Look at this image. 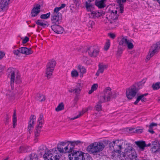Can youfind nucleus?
I'll return each instance as SVG.
<instances>
[{
	"instance_id": "1",
	"label": "nucleus",
	"mask_w": 160,
	"mask_h": 160,
	"mask_svg": "<svg viewBox=\"0 0 160 160\" xmlns=\"http://www.w3.org/2000/svg\"><path fill=\"white\" fill-rule=\"evenodd\" d=\"M116 97L115 92L109 87L105 88L101 93L99 98V101L95 107V110L98 111L102 110V105L101 103L103 102H108L112 98H114Z\"/></svg>"
},
{
	"instance_id": "2",
	"label": "nucleus",
	"mask_w": 160,
	"mask_h": 160,
	"mask_svg": "<svg viewBox=\"0 0 160 160\" xmlns=\"http://www.w3.org/2000/svg\"><path fill=\"white\" fill-rule=\"evenodd\" d=\"M8 77L10 79V85L12 89H13L17 84L22 82L20 74L15 68H10L8 70Z\"/></svg>"
},
{
	"instance_id": "3",
	"label": "nucleus",
	"mask_w": 160,
	"mask_h": 160,
	"mask_svg": "<svg viewBox=\"0 0 160 160\" xmlns=\"http://www.w3.org/2000/svg\"><path fill=\"white\" fill-rule=\"evenodd\" d=\"M104 144L100 142H95L92 143L87 148V151L90 153L97 155L104 148Z\"/></svg>"
},
{
	"instance_id": "4",
	"label": "nucleus",
	"mask_w": 160,
	"mask_h": 160,
	"mask_svg": "<svg viewBox=\"0 0 160 160\" xmlns=\"http://www.w3.org/2000/svg\"><path fill=\"white\" fill-rule=\"evenodd\" d=\"M125 145V143L123 140H117L111 143L110 147L115 152L114 156L117 155V157H118V154H121Z\"/></svg>"
},
{
	"instance_id": "5",
	"label": "nucleus",
	"mask_w": 160,
	"mask_h": 160,
	"mask_svg": "<svg viewBox=\"0 0 160 160\" xmlns=\"http://www.w3.org/2000/svg\"><path fill=\"white\" fill-rule=\"evenodd\" d=\"M56 64L55 60L52 59L49 61L47 63L45 69L46 76L48 79L50 78L52 75L55 67Z\"/></svg>"
},
{
	"instance_id": "6",
	"label": "nucleus",
	"mask_w": 160,
	"mask_h": 160,
	"mask_svg": "<svg viewBox=\"0 0 160 160\" xmlns=\"http://www.w3.org/2000/svg\"><path fill=\"white\" fill-rule=\"evenodd\" d=\"M139 88L134 85L126 89V94L127 98L129 100L132 99L138 92Z\"/></svg>"
},
{
	"instance_id": "7",
	"label": "nucleus",
	"mask_w": 160,
	"mask_h": 160,
	"mask_svg": "<svg viewBox=\"0 0 160 160\" xmlns=\"http://www.w3.org/2000/svg\"><path fill=\"white\" fill-rule=\"evenodd\" d=\"M85 153L80 151H73L69 153L68 157L70 160H83Z\"/></svg>"
},
{
	"instance_id": "8",
	"label": "nucleus",
	"mask_w": 160,
	"mask_h": 160,
	"mask_svg": "<svg viewBox=\"0 0 160 160\" xmlns=\"http://www.w3.org/2000/svg\"><path fill=\"white\" fill-rule=\"evenodd\" d=\"M160 49V41L156 44H153L151 47L147 57L146 60L147 61L152 57L154 55L158 52Z\"/></svg>"
},
{
	"instance_id": "9",
	"label": "nucleus",
	"mask_w": 160,
	"mask_h": 160,
	"mask_svg": "<svg viewBox=\"0 0 160 160\" xmlns=\"http://www.w3.org/2000/svg\"><path fill=\"white\" fill-rule=\"evenodd\" d=\"M33 52L31 48H28L25 47H22L18 49L14 50L13 51V52L14 54L18 56L20 55V53L28 55L31 54Z\"/></svg>"
},
{
	"instance_id": "10",
	"label": "nucleus",
	"mask_w": 160,
	"mask_h": 160,
	"mask_svg": "<svg viewBox=\"0 0 160 160\" xmlns=\"http://www.w3.org/2000/svg\"><path fill=\"white\" fill-rule=\"evenodd\" d=\"M85 52L90 57L95 58L98 55L99 51L95 47L91 46L87 48Z\"/></svg>"
},
{
	"instance_id": "11",
	"label": "nucleus",
	"mask_w": 160,
	"mask_h": 160,
	"mask_svg": "<svg viewBox=\"0 0 160 160\" xmlns=\"http://www.w3.org/2000/svg\"><path fill=\"white\" fill-rule=\"evenodd\" d=\"M61 14L59 11L54 9L51 16L52 22L55 24H58L61 19Z\"/></svg>"
},
{
	"instance_id": "12",
	"label": "nucleus",
	"mask_w": 160,
	"mask_h": 160,
	"mask_svg": "<svg viewBox=\"0 0 160 160\" xmlns=\"http://www.w3.org/2000/svg\"><path fill=\"white\" fill-rule=\"evenodd\" d=\"M43 118V115L41 114L38 118V124L37 126L36 127L34 130L35 136L36 137L39 136V135L40 133L42 127L43 123L42 122V121Z\"/></svg>"
},
{
	"instance_id": "13",
	"label": "nucleus",
	"mask_w": 160,
	"mask_h": 160,
	"mask_svg": "<svg viewBox=\"0 0 160 160\" xmlns=\"http://www.w3.org/2000/svg\"><path fill=\"white\" fill-rule=\"evenodd\" d=\"M36 117L34 115H32L30 117L28 121V130L29 133L30 134L32 132L33 126L36 121Z\"/></svg>"
},
{
	"instance_id": "14",
	"label": "nucleus",
	"mask_w": 160,
	"mask_h": 160,
	"mask_svg": "<svg viewBox=\"0 0 160 160\" xmlns=\"http://www.w3.org/2000/svg\"><path fill=\"white\" fill-rule=\"evenodd\" d=\"M68 143V141L60 142L58 144L57 148H54L55 151H56V152H57V151H59L60 153H66V151L65 150V147L63 149L62 148V147L66 146Z\"/></svg>"
},
{
	"instance_id": "15",
	"label": "nucleus",
	"mask_w": 160,
	"mask_h": 160,
	"mask_svg": "<svg viewBox=\"0 0 160 160\" xmlns=\"http://www.w3.org/2000/svg\"><path fill=\"white\" fill-rule=\"evenodd\" d=\"M10 0H1L0 2V12L6 11L8 8Z\"/></svg>"
},
{
	"instance_id": "16",
	"label": "nucleus",
	"mask_w": 160,
	"mask_h": 160,
	"mask_svg": "<svg viewBox=\"0 0 160 160\" xmlns=\"http://www.w3.org/2000/svg\"><path fill=\"white\" fill-rule=\"evenodd\" d=\"M118 15H115L114 12L111 13V15L109 16V21L111 24H113V28H115V26L118 25V22L116 21L118 19Z\"/></svg>"
},
{
	"instance_id": "17",
	"label": "nucleus",
	"mask_w": 160,
	"mask_h": 160,
	"mask_svg": "<svg viewBox=\"0 0 160 160\" xmlns=\"http://www.w3.org/2000/svg\"><path fill=\"white\" fill-rule=\"evenodd\" d=\"M98 69L96 74V76H98L100 73H103L104 70L108 68V64L103 63H99L98 65Z\"/></svg>"
},
{
	"instance_id": "18",
	"label": "nucleus",
	"mask_w": 160,
	"mask_h": 160,
	"mask_svg": "<svg viewBox=\"0 0 160 160\" xmlns=\"http://www.w3.org/2000/svg\"><path fill=\"white\" fill-rule=\"evenodd\" d=\"M41 6L39 4H37L34 6L31 12V16L33 17L37 16L40 11Z\"/></svg>"
},
{
	"instance_id": "19",
	"label": "nucleus",
	"mask_w": 160,
	"mask_h": 160,
	"mask_svg": "<svg viewBox=\"0 0 160 160\" xmlns=\"http://www.w3.org/2000/svg\"><path fill=\"white\" fill-rule=\"evenodd\" d=\"M152 151L153 152H156L160 149V144L157 141H154L152 142Z\"/></svg>"
},
{
	"instance_id": "20",
	"label": "nucleus",
	"mask_w": 160,
	"mask_h": 160,
	"mask_svg": "<svg viewBox=\"0 0 160 160\" xmlns=\"http://www.w3.org/2000/svg\"><path fill=\"white\" fill-rule=\"evenodd\" d=\"M52 29L56 33L61 34L63 33V29L62 27L59 25H55L51 26Z\"/></svg>"
},
{
	"instance_id": "21",
	"label": "nucleus",
	"mask_w": 160,
	"mask_h": 160,
	"mask_svg": "<svg viewBox=\"0 0 160 160\" xmlns=\"http://www.w3.org/2000/svg\"><path fill=\"white\" fill-rule=\"evenodd\" d=\"M71 142V141H68V144L65 147V150L66 151V153L68 152L70 153H72L73 151H75L73 150L74 148Z\"/></svg>"
},
{
	"instance_id": "22",
	"label": "nucleus",
	"mask_w": 160,
	"mask_h": 160,
	"mask_svg": "<svg viewBox=\"0 0 160 160\" xmlns=\"http://www.w3.org/2000/svg\"><path fill=\"white\" fill-rule=\"evenodd\" d=\"M50 150L48 151L43 155L44 160H54L53 154Z\"/></svg>"
},
{
	"instance_id": "23",
	"label": "nucleus",
	"mask_w": 160,
	"mask_h": 160,
	"mask_svg": "<svg viewBox=\"0 0 160 160\" xmlns=\"http://www.w3.org/2000/svg\"><path fill=\"white\" fill-rule=\"evenodd\" d=\"M148 94V93H145L138 96L136 101L134 102V104L135 105L137 104L140 100H141L142 102H146L147 101V99L144 97L147 96Z\"/></svg>"
},
{
	"instance_id": "24",
	"label": "nucleus",
	"mask_w": 160,
	"mask_h": 160,
	"mask_svg": "<svg viewBox=\"0 0 160 160\" xmlns=\"http://www.w3.org/2000/svg\"><path fill=\"white\" fill-rule=\"evenodd\" d=\"M135 143L139 148L140 150L142 151H143L144 150L145 147L146 146V145L145 141H136L135 142Z\"/></svg>"
},
{
	"instance_id": "25",
	"label": "nucleus",
	"mask_w": 160,
	"mask_h": 160,
	"mask_svg": "<svg viewBox=\"0 0 160 160\" xmlns=\"http://www.w3.org/2000/svg\"><path fill=\"white\" fill-rule=\"evenodd\" d=\"M52 151L53 153L52 154L54 157V160H59L62 156L59 151L55 152L54 148L52 149Z\"/></svg>"
},
{
	"instance_id": "26",
	"label": "nucleus",
	"mask_w": 160,
	"mask_h": 160,
	"mask_svg": "<svg viewBox=\"0 0 160 160\" xmlns=\"http://www.w3.org/2000/svg\"><path fill=\"white\" fill-rule=\"evenodd\" d=\"M82 87V84L79 83L77 84L76 87L73 89L74 93L75 94H79Z\"/></svg>"
},
{
	"instance_id": "27",
	"label": "nucleus",
	"mask_w": 160,
	"mask_h": 160,
	"mask_svg": "<svg viewBox=\"0 0 160 160\" xmlns=\"http://www.w3.org/2000/svg\"><path fill=\"white\" fill-rule=\"evenodd\" d=\"M91 2H88V1H86L85 4V6L87 11L90 12L93 11L94 9V5L92 4Z\"/></svg>"
},
{
	"instance_id": "28",
	"label": "nucleus",
	"mask_w": 160,
	"mask_h": 160,
	"mask_svg": "<svg viewBox=\"0 0 160 160\" xmlns=\"http://www.w3.org/2000/svg\"><path fill=\"white\" fill-rule=\"evenodd\" d=\"M78 69L80 73V77H83V74H85L86 72V70L84 66L79 65L78 67Z\"/></svg>"
},
{
	"instance_id": "29",
	"label": "nucleus",
	"mask_w": 160,
	"mask_h": 160,
	"mask_svg": "<svg viewBox=\"0 0 160 160\" xmlns=\"http://www.w3.org/2000/svg\"><path fill=\"white\" fill-rule=\"evenodd\" d=\"M129 40L127 39L126 37H123L121 39V40L119 42V45L122 46H126Z\"/></svg>"
},
{
	"instance_id": "30",
	"label": "nucleus",
	"mask_w": 160,
	"mask_h": 160,
	"mask_svg": "<svg viewBox=\"0 0 160 160\" xmlns=\"http://www.w3.org/2000/svg\"><path fill=\"white\" fill-rule=\"evenodd\" d=\"M36 23L38 26L44 28L47 26V22L45 21L38 20L36 22Z\"/></svg>"
},
{
	"instance_id": "31",
	"label": "nucleus",
	"mask_w": 160,
	"mask_h": 160,
	"mask_svg": "<svg viewBox=\"0 0 160 160\" xmlns=\"http://www.w3.org/2000/svg\"><path fill=\"white\" fill-rule=\"evenodd\" d=\"M36 99L40 102H43L45 101V97L42 94H38L36 97Z\"/></svg>"
},
{
	"instance_id": "32",
	"label": "nucleus",
	"mask_w": 160,
	"mask_h": 160,
	"mask_svg": "<svg viewBox=\"0 0 160 160\" xmlns=\"http://www.w3.org/2000/svg\"><path fill=\"white\" fill-rule=\"evenodd\" d=\"M126 1V0H117V3L119 4L120 10L121 13H122L123 11V7L122 3L125 2Z\"/></svg>"
},
{
	"instance_id": "33",
	"label": "nucleus",
	"mask_w": 160,
	"mask_h": 160,
	"mask_svg": "<svg viewBox=\"0 0 160 160\" xmlns=\"http://www.w3.org/2000/svg\"><path fill=\"white\" fill-rule=\"evenodd\" d=\"M105 0H102L96 2V5L99 8H103L105 6L104 1Z\"/></svg>"
},
{
	"instance_id": "34",
	"label": "nucleus",
	"mask_w": 160,
	"mask_h": 160,
	"mask_svg": "<svg viewBox=\"0 0 160 160\" xmlns=\"http://www.w3.org/2000/svg\"><path fill=\"white\" fill-rule=\"evenodd\" d=\"M17 116L16 112L15 110L14 111V113L13 115V127L15 128L17 122Z\"/></svg>"
},
{
	"instance_id": "35",
	"label": "nucleus",
	"mask_w": 160,
	"mask_h": 160,
	"mask_svg": "<svg viewBox=\"0 0 160 160\" xmlns=\"http://www.w3.org/2000/svg\"><path fill=\"white\" fill-rule=\"evenodd\" d=\"M64 109V105L63 102L59 103L58 107L56 108L55 110L57 112L61 111Z\"/></svg>"
},
{
	"instance_id": "36",
	"label": "nucleus",
	"mask_w": 160,
	"mask_h": 160,
	"mask_svg": "<svg viewBox=\"0 0 160 160\" xmlns=\"http://www.w3.org/2000/svg\"><path fill=\"white\" fill-rule=\"evenodd\" d=\"M98 85L97 84H93L91 87V90L88 92L89 94H91L93 91L96 90Z\"/></svg>"
},
{
	"instance_id": "37",
	"label": "nucleus",
	"mask_w": 160,
	"mask_h": 160,
	"mask_svg": "<svg viewBox=\"0 0 160 160\" xmlns=\"http://www.w3.org/2000/svg\"><path fill=\"white\" fill-rule=\"evenodd\" d=\"M71 75L73 78H76L78 76L79 73L77 70L74 69L71 72Z\"/></svg>"
},
{
	"instance_id": "38",
	"label": "nucleus",
	"mask_w": 160,
	"mask_h": 160,
	"mask_svg": "<svg viewBox=\"0 0 160 160\" xmlns=\"http://www.w3.org/2000/svg\"><path fill=\"white\" fill-rule=\"evenodd\" d=\"M71 142L73 145L74 148L75 146L80 145L82 143V142L79 140L71 141Z\"/></svg>"
},
{
	"instance_id": "39",
	"label": "nucleus",
	"mask_w": 160,
	"mask_h": 160,
	"mask_svg": "<svg viewBox=\"0 0 160 160\" xmlns=\"http://www.w3.org/2000/svg\"><path fill=\"white\" fill-rule=\"evenodd\" d=\"M152 87L154 90L159 89L160 88V82H158L155 84H153L152 86Z\"/></svg>"
},
{
	"instance_id": "40",
	"label": "nucleus",
	"mask_w": 160,
	"mask_h": 160,
	"mask_svg": "<svg viewBox=\"0 0 160 160\" xmlns=\"http://www.w3.org/2000/svg\"><path fill=\"white\" fill-rule=\"evenodd\" d=\"M51 15L50 12H49L46 14H43L40 16V18L42 19H46L48 18Z\"/></svg>"
},
{
	"instance_id": "41",
	"label": "nucleus",
	"mask_w": 160,
	"mask_h": 160,
	"mask_svg": "<svg viewBox=\"0 0 160 160\" xmlns=\"http://www.w3.org/2000/svg\"><path fill=\"white\" fill-rule=\"evenodd\" d=\"M83 160H92L91 156L88 154L85 153Z\"/></svg>"
},
{
	"instance_id": "42",
	"label": "nucleus",
	"mask_w": 160,
	"mask_h": 160,
	"mask_svg": "<svg viewBox=\"0 0 160 160\" xmlns=\"http://www.w3.org/2000/svg\"><path fill=\"white\" fill-rule=\"evenodd\" d=\"M128 48L129 49H132L133 48V45L132 43L130 40L128 41L127 45Z\"/></svg>"
},
{
	"instance_id": "43",
	"label": "nucleus",
	"mask_w": 160,
	"mask_h": 160,
	"mask_svg": "<svg viewBox=\"0 0 160 160\" xmlns=\"http://www.w3.org/2000/svg\"><path fill=\"white\" fill-rule=\"evenodd\" d=\"M110 46V42L109 40H108L106 42L105 46L104 47V49L107 51L109 48Z\"/></svg>"
},
{
	"instance_id": "44",
	"label": "nucleus",
	"mask_w": 160,
	"mask_h": 160,
	"mask_svg": "<svg viewBox=\"0 0 160 160\" xmlns=\"http://www.w3.org/2000/svg\"><path fill=\"white\" fill-rule=\"evenodd\" d=\"M95 25L94 22L91 20L89 21L88 23L87 26L90 28H92V26Z\"/></svg>"
},
{
	"instance_id": "45",
	"label": "nucleus",
	"mask_w": 160,
	"mask_h": 160,
	"mask_svg": "<svg viewBox=\"0 0 160 160\" xmlns=\"http://www.w3.org/2000/svg\"><path fill=\"white\" fill-rule=\"evenodd\" d=\"M117 160H128V158L122 156L121 155H118V157H117Z\"/></svg>"
},
{
	"instance_id": "46",
	"label": "nucleus",
	"mask_w": 160,
	"mask_h": 160,
	"mask_svg": "<svg viewBox=\"0 0 160 160\" xmlns=\"http://www.w3.org/2000/svg\"><path fill=\"white\" fill-rule=\"evenodd\" d=\"M66 4H65L63 3L61 4V5L60 7H56L54 9L58 11H59L61 9L64 8Z\"/></svg>"
},
{
	"instance_id": "47",
	"label": "nucleus",
	"mask_w": 160,
	"mask_h": 160,
	"mask_svg": "<svg viewBox=\"0 0 160 160\" xmlns=\"http://www.w3.org/2000/svg\"><path fill=\"white\" fill-rule=\"evenodd\" d=\"M7 98L10 100H12L14 99V96L15 95V94L14 93L12 94L11 96H10V95L9 94H7Z\"/></svg>"
},
{
	"instance_id": "48",
	"label": "nucleus",
	"mask_w": 160,
	"mask_h": 160,
	"mask_svg": "<svg viewBox=\"0 0 160 160\" xmlns=\"http://www.w3.org/2000/svg\"><path fill=\"white\" fill-rule=\"evenodd\" d=\"M143 131V128H140V129H136L135 130V131H133L134 132H136L138 133H140L142 132Z\"/></svg>"
},
{
	"instance_id": "49",
	"label": "nucleus",
	"mask_w": 160,
	"mask_h": 160,
	"mask_svg": "<svg viewBox=\"0 0 160 160\" xmlns=\"http://www.w3.org/2000/svg\"><path fill=\"white\" fill-rule=\"evenodd\" d=\"M123 49L121 47H119L118 48V51H117V55L119 56H121L122 52Z\"/></svg>"
},
{
	"instance_id": "50",
	"label": "nucleus",
	"mask_w": 160,
	"mask_h": 160,
	"mask_svg": "<svg viewBox=\"0 0 160 160\" xmlns=\"http://www.w3.org/2000/svg\"><path fill=\"white\" fill-rule=\"evenodd\" d=\"M18 88L16 87V90L17 91V93L19 95H22L23 93L22 90L21 89H20L19 90H18Z\"/></svg>"
},
{
	"instance_id": "51",
	"label": "nucleus",
	"mask_w": 160,
	"mask_h": 160,
	"mask_svg": "<svg viewBox=\"0 0 160 160\" xmlns=\"http://www.w3.org/2000/svg\"><path fill=\"white\" fill-rule=\"evenodd\" d=\"M29 40V38L28 37H25L22 40V43L23 44L26 43Z\"/></svg>"
},
{
	"instance_id": "52",
	"label": "nucleus",
	"mask_w": 160,
	"mask_h": 160,
	"mask_svg": "<svg viewBox=\"0 0 160 160\" xmlns=\"http://www.w3.org/2000/svg\"><path fill=\"white\" fill-rule=\"evenodd\" d=\"M90 13L89 14L91 15V16L92 18H95V14L96 12H95L93 11L90 12Z\"/></svg>"
},
{
	"instance_id": "53",
	"label": "nucleus",
	"mask_w": 160,
	"mask_h": 160,
	"mask_svg": "<svg viewBox=\"0 0 160 160\" xmlns=\"http://www.w3.org/2000/svg\"><path fill=\"white\" fill-rule=\"evenodd\" d=\"M157 125V124L156 123H152L150 124L149 126V128L150 129H152L153 127L154 126H156Z\"/></svg>"
},
{
	"instance_id": "54",
	"label": "nucleus",
	"mask_w": 160,
	"mask_h": 160,
	"mask_svg": "<svg viewBox=\"0 0 160 160\" xmlns=\"http://www.w3.org/2000/svg\"><path fill=\"white\" fill-rule=\"evenodd\" d=\"M79 97V94H75L74 98V101L77 102L78 100Z\"/></svg>"
},
{
	"instance_id": "55",
	"label": "nucleus",
	"mask_w": 160,
	"mask_h": 160,
	"mask_svg": "<svg viewBox=\"0 0 160 160\" xmlns=\"http://www.w3.org/2000/svg\"><path fill=\"white\" fill-rule=\"evenodd\" d=\"M33 157H34V158L35 159H37V155L34 153L31 154V157L30 158L31 159H32V160H33Z\"/></svg>"
},
{
	"instance_id": "56",
	"label": "nucleus",
	"mask_w": 160,
	"mask_h": 160,
	"mask_svg": "<svg viewBox=\"0 0 160 160\" xmlns=\"http://www.w3.org/2000/svg\"><path fill=\"white\" fill-rule=\"evenodd\" d=\"M5 53L3 52H0V59H2L4 56Z\"/></svg>"
},
{
	"instance_id": "57",
	"label": "nucleus",
	"mask_w": 160,
	"mask_h": 160,
	"mask_svg": "<svg viewBox=\"0 0 160 160\" xmlns=\"http://www.w3.org/2000/svg\"><path fill=\"white\" fill-rule=\"evenodd\" d=\"M24 147L22 146H21L19 148V150L18 151V152L19 153H22V151L24 150Z\"/></svg>"
},
{
	"instance_id": "58",
	"label": "nucleus",
	"mask_w": 160,
	"mask_h": 160,
	"mask_svg": "<svg viewBox=\"0 0 160 160\" xmlns=\"http://www.w3.org/2000/svg\"><path fill=\"white\" fill-rule=\"evenodd\" d=\"M109 35L110 37L112 39H114L115 37V35L113 33H109Z\"/></svg>"
},
{
	"instance_id": "59",
	"label": "nucleus",
	"mask_w": 160,
	"mask_h": 160,
	"mask_svg": "<svg viewBox=\"0 0 160 160\" xmlns=\"http://www.w3.org/2000/svg\"><path fill=\"white\" fill-rule=\"evenodd\" d=\"M146 79H143L141 82H139V84L142 85V84H144V83L146 82Z\"/></svg>"
},
{
	"instance_id": "60",
	"label": "nucleus",
	"mask_w": 160,
	"mask_h": 160,
	"mask_svg": "<svg viewBox=\"0 0 160 160\" xmlns=\"http://www.w3.org/2000/svg\"><path fill=\"white\" fill-rule=\"evenodd\" d=\"M83 62L87 65H90L91 64V62H90V61L88 60H87L86 61H84Z\"/></svg>"
},
{
	"instance_id": "61",
	"label": "nucleus",
	"mask_w": 160,
	"mask_h": 160,
	"mask_svg": "<svg viewBox=\"0 0 160 160\" xmlns=\"http://www.w3.org/2000/svg\"><path fill=\"white\" fill-rule=\"evenodd\" d=\"M85 112V111H84V110H83L82 111H81L80 112L79 114V115H78L77 116H79V118L80 116H81V115H83Z\"/></svg>"
},
{
	"instance_id": "62",
	"label": "nucleus",
	"mask_w": 160,
	"mask_h": 160,
	"mask_svg": "<svg viewBox=\"0 0 160 160\" xmlns=\"http://www.w3.org/2000/svg\"><path fill=\"white\" fill-rule=\"evenodd\" d=\"M85 112V111H84V110H83L82 111H81L80 112L79 114V115H78L77 116H79V118L80 116H81V115H83Z\"/></svg>"
},
{
	"instance_id": "63",
	"label": "nucleus",
	"mask_w": 160,
	"mask_h": 160,
	"mask_svg": "<svg viewBox=\"0 0 160 160\" xmlns=\"http://www.w3.org/2000/svg\"><path fill=\"white\" fill-rule=\"evenodd\" d=\"M98 12V13L100 15V16L104 14V12L102 11Z\"/></svg>"
},
{
	"instance_id": "64",
	"label": "nucleus",
	"mask_w": 160,
	"mask_h": 160,
	"mask_svg": "<svg viewBox=\"0 0 160 160\" xmlns=\"http://www.w3.org/2000/svg\"><path fill=\"white\" fill-rule=\"evenodd\" d=\"M99 17H100V15L99 14L98 12H96L95 14V18H98Z\"/></svg>"
}]
</instances>
